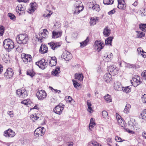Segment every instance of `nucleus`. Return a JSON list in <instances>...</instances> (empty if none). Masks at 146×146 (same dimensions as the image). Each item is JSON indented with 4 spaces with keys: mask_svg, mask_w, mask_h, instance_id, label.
I'll return each mask as SVG.
<instances>
[{
    "mask_svg": "<svg viewBox=\"0 0 146 146\" xmlns=\"http://www.w3.org/2000/svg\"><path fill=\"white\" fill-rule=\"evenodd\" d=\"M115 139L116 141L118 142H121L122 141L121 138L117 136L115 137Z\"/></svg>",
    "mask_w": 146,
    "mask_h": 146,
    "instance_id": "nucleus-52",
    "label": "nucleus"
},
{
    "mask_svg": "<svg viewBox=\"0 0 146 146\" xmlns=\"http://www.w3.org/2000/svg\"><path fill=\"white\" fill-rule=\"evenodd\" d=\"M141 53L142 54H141V56H142L144 58L146 57V52L143 51L142 52H141Z\"/></svg>",
    "mask_w": 146,
    "mask_h": 146,
    "instance_id": "nucleus-59",
    "label": "nucleus"
},
{
    "mask_svg": "<svg viewBox=\"0 0 146 146\" xmlns=\"http://www.w3.org/2000/svg\"><path fill=\"white\" fill-rule=\"evenodd\" d=\"M4 48L8 50H11L14 48V43L13 41L9 38L5 39L3 41Z\"/></svg>",
    "mask_w": 146,
    "mask_h": 146,
    "instance_id": "nucleus-3",
    "label": "nucleus"
},
{
    "mask_svg": "<svg viewBox=\"0 0 146 146\" xmlns=\"http://www.w3.org/2000/svg\"><path fill=\"white\" fill-rule=\"evenodd\" d=\"M47 11L48 12H49V13H48V14H47V15H45V16L46 17H48L49 16H50L52 13V12L48 10H47Z\"/></svg>",
    "mask_w": 146,
    "mask_h": 146,
    "instance_id": "nucleus-60",
    "label": "nucleus"
},
{
    "mask_svg": "<svg viewBox=\"0 0 146 146\" xmlns=\"http://www.w3.org/2000/svg\"><path fill=\"white\" fill-rule=\"evenodd\" d=\"M117 7L119 9L124 10L126 8V5L124 1L118 2V5Z\"/></svg>",
    "mask_w": 146,
    "mask_h": 146,
    "instance_id": "nucleus-26",
    "label": "nucleus"
},
{
    "mask_svg": "<svg viewBox=\"0 0 146 146\" xmlns=\"http://www.w3.org/2000/svg\"><path fill=\"white\" fill-rule=\"evenodd\" d=\"M91 5L90 6V7H92V10L94 11L99 12L100 10V6L97 4H94L92 3H90Z\"/></svg>",
    "mask_w": 146,
    "mask_h": 146,
    "instance_id": "nucleus-25",
    "label": "nucleus"
},
{
    "mask_svg": "<svg viewBox=\"0 0 146 146\" xmlns=\"http://www.w3.org/2000/svg\"><path fill=\"white\" fill-rule=\"evenodd\" d=\"M61 44L62 43L61 42H58L55 43L52 42L48 43V44L51 48L54 50L55 49H56L60 47Z\"/></svg>",
    "mask_w": 146,
    "mask_h": 146,
    "instance_id": "nucleus-19",
    "label": "nucleus"
},
{
    "mask_svg": "<svg viewBox=\"0 0 146 146\" xmlns=\"http://www.w3.org/2000/svg\"><path fill=\"white\" fill-rule=\"evenodd\" d=\"M29 102V101H28V100H24L21 102V103L24 104L25 105H28Z\"/></svg>",
    "mask_w": 146,
    "mask_h": 146,
    "instance_id": "nucleus-53",
    "label": "nucleus"
},
{
    "mask_svg": "<svg viewBox=\"0 0 146 146\" xmlns=\"http://www.w3.org/2000/svg\"><path fill=\"white\" fill-rule=\"evenodd\" d=\"M133 65L130 64H126L125 66L129 68H132L133 67Z\"/></svg>",
    "mask_w": 146,
    "mask_h": 146,
    "instance_id": "nucleus-58",
    "label": "nucleus"
},
{
    "mask_svg": "<svg viewBox=\"0 0 146 146\" xmlns=\"http://www.w3.org/2000/svg\"><path fill=\"white\" fill-rule=\"evenodd\" d=\"M136 32L137 33L136 36V37L137 38H142L143 36H144L145 34L143 32L138 31H137Z\"/></svg>",
    "mask_w": 146,
    "mask_h": 146,
    "instance_id": "nucleus-41",
    "label": "nucleus"
},
{
    "mask_svg": "<svg viewBox=\"0 0 146 146\" xmlns=\"http://www.w3.org/2000/svg\"><path fill=\"white\" fill-rule=\"evenodd\" d=\"M128 128L126 129V131L129 133L133 134L134 132L132 130L137 131L140 129V126L137 123L130 121L128 122Z\"/></svg>",
    "mask_w": 146,
    "mask_h": 146,
    "instance_id": "nucleus-1",
    "label": "nucleus"
},
{
    "mask_svg": "<svg viewBox=\"0 0 146 146\" xmlns=\"http://www.w3.org/2000/svg\"><path fill=\"white\" fill-rule=\"evenodd\" d=\"M48 32L46 29L43 30V32L39 34V37H36L38 41L40 42H42L44 39H45L48 37Z\"/></svg>",
    "mask_w": 146,
    "mask_h": 146,
    "instance_id": "nucleus-5",
    "label": "nucleus"
},
{
    "mask_svg": "<svg viewBox=\"0 0 146 146\" xmlns=\"http://www.w3.org/2000/svg\"><path fill=\"white\" fill-rule=\"evenodd\" d=\"M140 117L142 119L146 120V110L142 111L141 113Z\"/></svg>",
    "mask_w": 146,
    "mask_h": 146,
    "instance_id": "nucleus-35",
    "label": "nucleus"
},
{
    "mask_svg": "<svg viewBox=\"0 0 146 146\" xmlns=\"http://www.w3.org/2000/svg\"><path fill=\"white\" fill-rule=\"evenodd\" d=\"M7 113L11 117H13L14 116V114L13 111H8Z\"/></svg>",
    "mask_w": 146,
    "mask_h": 146,
    "instance_id": "nucleus-57",
    "label": "nucleus"
},
{
    "mask_svg": "<svg viewBox=\"0 0 146 146\" xmlns=\"http://www.w3.org/2000/svg\"><path fill=\"white\" fill-rule=\"evenodd\" d=\"M98 21V20L97 18L92 17L90 19V23L91 26L96 25Z\"/></svg>",
    "mask_w": 146,
    "mask_h": 146,
    "instance_id": "nucleus-27",
    "label": "nucleus"
},
{
    "mask_svg": "<svg viewBox=\"0 0 146 146\" xmlns=\"http://www.w3.org/2000/svg\"><path fill=\"white\" fill-rule=\"evenodd\" d=\"M108 70L111 74L113 76L116 75L118 73V68L114 65L109 66L108 68Z\"/></svg>",
    "mask_w": 146,
    "mask_h": 146,
    "instance_id": "nucleus-10",
    "label": "nucleus"
},
{
    "mask_svg": "<svg viewBox=\"0 0 146 146\" xmlns=\"http://www.w3.org/2000/svg\"><path fill=\"white\" fill-rule=\"evenodd\" d=\"M52 37L53 38H56L60 37L62 34L61 32L53 31L52 32Z\"/></svg>",
    "mask_w": 146,
    "mask_h": 146,
    "instance_id": "nucleus-24",
    "label": "nucleus"
},
{
    "mask_svg": "<svg viewBox=\"0 0 146 146\" xmlns=\"http://www.w3.org/2000/svg\"><path fill=\"white\" fill-rule=\"evenodd\" d=\"M3 66L0 64V74L3 72Z\"/></svg>",
    "mask_w": 146,
    "mask_h": 146,
    "instance_id": "nucleus-64",
    "label": "nucleus"
},
{
    "mask_svg": "<svg viewBox=\"0 0 146 146\" xmlns=\"http://www.w3.org/2000/svg\"><path fill=\"white\" fill-rule=\"evenodd\" d=\"M49 61V65L50 66H54L56 64V58L55 56L49 57L48 61Z\"/></svg>",
    "mask_w": 146,
    "mask_h": 146,
    "instance_id": "nucleus-21",
    "label": "nucleus"
},
{
    "mask_svg": "<svg viewBox=\"0 0 146 146\" xmlns=\"http://www.w3.org/2000/svg\"><path fill=\"white\" fill-rule=\"evenodd\" d=\"M113 37H109L105 40V44L107 45H111Z\"/></svg>",
    "mask_w": 146,
    "mask_h": 146,
    "instance_id": "nucleus-34",
    "label": "nucleus"
},
{
    "mask_svg": "<svg viewBox=\"0 0 146 146\" xmlns=\"http://www.w3.org/2000/svg\"><path fill=\"white\" fill-rule=\"evenodd\" d=\"M65 100H66L67 102H68L69 103H70L72 101V99L71 97L69 96H67L65 97Z\"/></svg>",
    "mask_w": 146,
    "mask_h": 146,
    "instance_id": "nucleus-49",
    "label": "nucleus"
},
{
    "mask_svg": "<svg viewBox=\"0 0 146 146\" xmlns=\"http://www.w3.org/2000/svg\"><path fill=\"white\" fill-rule=\"evenodd\" d=\"M143 51V50L141 48H138L137 49V51L138 52V54H142L141 52Z\"/></svg>",
    "mask_w": 146,
    "mask_h": 146,
    "instance_id": "nucleus-54",
    "label": "nucleus"
},
{
    "mask_svg": "<svg viewBox=\"0 0 146 146\" xmlns=\"http://www.w3.org/2000/svg\"><path fill=\"white\" fill-rule=\"evenodd\" d=\"M87 105L88 107H91L92 106V104L90 102H89V100H88L87 102Z\"/></svg>",
    "mask_w": 146,
    "mask_h": 146,
    "instance_id": "nucleus-63",
    "label": "nucleus"
},
{
    "mask_svg": "<svg viewBox=\"0 0 146 146\" xmlns=\"http://www.w3.org/2000/svg\"><path fill=\"white\" fill-rule=\"evenodd\" d=\"M113 58V55L112 53H108L106 58V59L108 61H110Z\"/></svg>",
    "mask_w": 146,
    "mask_h": 146,
    "instance_id": "nucleus-45",
    "label": "nucleus"
},
{
    "mask_svg": "<svg viewBox=\"0 0 146 146\" xmlns=\"http://www.w3.org/2000/svg\"><path fill=\"white\" fill-rule=\"evenodd\" d=\"M103 33L106 36H108L110 33V30L108 29L107 27H105L104 29Z\"/></svg>",
    "mask_w": 146,
    "mask_h": 146,
    "instance_id": "nucleus-32",
    "label": "nucleus"
},
{
    "mask_svg": "<svg viewBox=\"0 0 146 146\" xmlns=\"http://www.w3.org/2000/svg\"><path fill=\"white\" fill-rule=\"evenodd\" d=\"M25 7L21 4L18 5L16 8V11L19 15L24 14L25 13Z\"/></svg>",
    "mask_w": 146,
    "mask_h": 146,
    "instance_id": "nucleus-12",
    "label": "nucleus"
},
{
    "mask_svg": "<svg viewBox=\"0 0 146 146\" xmlns=\"http://www.w3.org/2000/svg\"><path fill=\"white\" fill-rule=\"evenodd\" d=\"M31 8L29 9V11H30V13L34 12L36 8V6H35L34 3L31 4Z\"/></svg>",
    "mask_w": 146,
    "mask_h": 146,
    "instance_id": "nucleus-43",
    "label": "nucleus"
},
{
    "mask_svg": "<svg viewBox=\"0 0 146 146\" xmlns=\"http://www.w3.org/2000/svg\"><path fill=\"white\" fill-rule=\"evenodd\" d=\"M4 136L5 137L8 136L10 137H13L15 135V133L12 129H9L4 132Z\"/></svg>",
    "mask_w": 146,
    "mask_h": 146,
    "instance_id": "nucleus-20",
    "label": "nucleus"
},
{
    "mask_svg": "<svg viewBox=\"0 0 146 146\" xmlns=\"http://www.w3.org/2000/svg\"><path fill=\"white\" fill-rule=\"evenodd\" d=\"M8 15L9 17L11 20H13V21L15 20L16 17L14 14L11 13H9L8 14Z\"/></svg>",
    "mask_w": 146,
    "mask_h": 146,
    "instance_id": "nucleus-47",
    "label": "nucleus"
},
{
    "mask_svg": "<svg viewBox=\"0 0 146 146\" xmlns=\"http://www.w3.org/2000/svg\"><path fill=\"white\" fill-rule=\"evenodd\" d=\"M115 12V11L114 10V9L111 10L110 11L108 12V14L109 15H111L112 14H114Z\"/></svg>",
    "mask_w": 146,
    "mask_h": 146,
    "instance_id": "nucleus-56",
    "label": "nucleus"
},
{
    "mask_svg": "<svg viewBox=\"0 0 146 146\" xmlns=\"http://www.w3.org/2000/svg\"><path fill=\"white\" fill-rule=\"evenodd\" d=\"M13 74L12 69L10 68H8L4 73V76L7 78H10L13 76Z\"/></svg>",
    "mask_w": 146,
    "mask_h": 146,
    "instance_id": "nucleus-18",
    "label": "nucleus"
},
{
    "mask_svg": "<svg viewBox=\"0 0 146 146\" xmlns=\"http://www.w3.org/2000/svg\"><path fill=\"white\" fill-rule=\"evenodd\" d=\"M21 57L22 58L23 62L26 64L29 62H31L32 59V57L30 55L24 53L22 54Z\"/></svg>",
    "mask_w": 146,
    "mask_h": 146,
    "instance_id": "nucleus-16",
    "label": "nucleus"
},
{
    "mask_svg": "<svg viewBox=\"0 0 146 146\" xmlns=\"http://www.w3.org/2000/svg\"><path fill=\"white\" fill-rule=\"evenodd\" d=\"M111 74L110 73H106L104 76V80L106 82H110L112 79Z\"/></svg>",
    "mask_w": 146,
    "mask_h": 146,
    "instance_id": "nucleus-22",
    "label": "nucleus"
},
{
    "mask_svg": "<svg viewBox=\"0 0 146 146\" xmlns=\"http://www.w3.org/2000/svg\"><path fill=\"white\" fill-rule=\"evenodd\" d=\"M88 111L90 113H92L93 112V110L91 107H88Z\"/></svg>",
    "mask_w": 146,
    "mask_h": 146,
    "instance_id": "nucleus-61",
    "label": "nucleus"
},
{
    "mask_svg": "<svg viewBox=\"0 0 146 146\" xmlns=\"http://www.w3.org/2000/svg\"><path fill=\"white\" fill-rule=\"evenodd\" d=\"M60 68L57 67L54 69H53L52 72V74L54 76H57L60 72Z\"/></svg>",
    "mask_w": 146,
    "mask_h": 146,
    "instance_id": "nucleus-28",
    "label": "nucleus"
},
{
    "mask_svg": "<svg viewBox=\"0 0 146 146\" xmlns=\"http://www.w3.org/2000/svg\"><path fill=\"white\" fill-rule=\"evenodd\" d=\"M143 79L146 80V70L144 71L141 74Z\"/></svg>",
    "mask_w": 146,
    "mask_h": 146,
    "instance_id": "nucleus-51",
    "label": "nucleus"
},
{
    "mask_svg": "<svg viewBox=\"0 0 146 146\" xmlns=\"http://www.w3.org/2000/svg\"><path fill=\"white\" fill-rule=\"evenodd\" d=\"M89 41V39L88 37L84 41L80 43V47L82 48H83L85 46L87 45Z\"/></svg>",
    "mask_w": 146,
    "mask_h": 146,
    "instance_id": "nucleus-33",
    "label": "nucleus"
},
{
    "mask_svg": "<svg viewBox=\"0 0 146 146\" xmlns=\"http://www.w3.org/2000/svg\"><path fill=\"white\" fill-rule=\"evenodd\" d=\"M129 86L123 87L122 89L123 91L126 93H129L131 91L130 89L129 88Z\"/></svg>",
    "mask_w": 146,
    "mask_h": 146,
    "instance_id": "nucleus-48",
    "label": "nucleus"
},
{
    "mask_svg": "<svg viewBox=\"0 0 146 146\" xmlns=\"http://www.w3.org/2000/svg\"><path fill=\"white\" fill-rule=\"evenodd\" d=\"M142 135L143 137L145 138L146 139V132H143L142 134Z\"/></svg>",
    "mask_w": 146,
    "mask_h": 146,
    "instance_id": "nucleus-62",
    "label": "nucleus"
},
{
    "mask_svg": "<svg viewBox=\"0 0 146 146\" xmlns=\"http://www.w3.org/2000/svg\"><path fill=\"white\" fill-rule=\"evenodd\" d=\"M36 64L38 66L39 68L42 69H44L47 66V62L44 59L36 62Z\"/></svg>",
    "mask_w": 146,
    "mask_h": 146,
    "instance_id": "nucleus-13",
    "label": "nucleus"
},
{
    "mask_svg": "<svg viewBox=\"0 0 146 146\" xmlns=\"http://www.w3.org/2000/svg\"><path fill=\"white\" fill-rule=\"evenodd\" d=\"M40 52L41 54H44L47 52L48 48L46 45L42 44L40 48Z\"/></svg>",
    "mask_w": 146,
    "mask_h": 146,
    "instance_id": "nucleus-23",
    "label": "nucleus"
},
{
    "mask_svg": "<svg viewBox=\"0 0 146 146\" xmlns=\"http://www.w3.org/2000/svg\"><path fill=\"white\" fill-rule=\"evenodd\" d=\"M72 81L74 87L77 89H78V88H79V87L81 86L80 84L74 80H72Z\"/></svg>",
    "mask_w": 146,
    "mask_h": 146,
    "instance_id": "nucleus-38",
    "label": "nucleus"
},
{
    "mask_svg": "<svg viewBox=\"0 0 146 146\" xmlns=\"http://www.w3.org/2000/svg\"><path fill=\"white\" fill-rule=\"evenodd\" d=\"M104 98L108 102H111L112 101L111 96L108 94L104 96Z\"/></svg>",
    "mask_w": 146,
    "mask_h": 146,
    "instance_id": "nucleus-42",
    "label": "nucleus"
},
{
    "mask_svg": "<svg viewBox=\"0 0 146 146\" xmlns=\"http://www.w3.org/2000/svg\"><path fill=\"white\" fill-rule=\"evenodd\" d=\"M45 131L44 128L40 127L37 128L35 131L34 134L35 136H41L43 135Z\"/></svg>",
    "mask_w": 146,
    "mask_h": 146,
    "instance_id": "nucleus-8",
    "label": "nucleus"
},
{
    "mask_svg": "<svg viewBox=\"0 0 146 146\" xmlns=\"http://www.w3.org/2000/svg\"><path fill=\"white\" fill-rule=\"evenodd\" d=\"M140 76H135L132 78L131 82L133 86L135 87L140 84L141 82L140 80Z\"/></svg>",
    "mask_w": 146,
    "mask_h": 146,
    "instance_id": "nucleus-9",
    "label": "nucleus"
},
{
    "mask_svg": "<svg viewBox=\"0 0 146 146\" xmlns=\"http://www.w3.org/2000/svg\"><path fill=\"white\" fill-rule=\"evenodd\" d=\"M95 125L93 119L91 118L90 119V122L89 124V128L90 130H91L92 128L94 127Z\"/></svg>",
    "mask_w": 146,
    "mask_h": 146,
    "instance_id": "nucleus-40",
    "label": "nucleus"
},
{
    "mask_svg": "<svg viewBox=\"0 0 146 146\" xmlns=\"http://www.w3.org/2000/svg\"><path fill=\"white\" fill-rule=\"evenodd\" d=\"M140 29L145 31L146 30V24H141L139 26Z\"/></svg>",
    "mask_w": 146,
    "mask_h": 146,
    "instance_id": "nucleus-44",
    "label": "nucleus"
},
{
    "mask_svg": "<svg viewBox=\"0 0 146 146\" xmlns=\"http://www.w3.org/2000/svg\"><path fill=\"white\" fill-rule=\"evenodd\" d=\"M83 76L82 74L76 73L75 74V79H78L80 81H82L83 80Z\"/></svg>",
    "mask_w": 146,
    "mask_h": 146,
    "instance_id": "nucleus-30",
    "label": "nucleus"
},
{
    "mask_svg": "<svg viewBox=\"0 0 146 146\" xmlns=\"http://www.w3.org/2000/svg\"><path fill=\"white\" fill-rule=\"evenodd\" d=\"M116 117L118 125L121 127L122 129H124L126 130L125 127L126 125L124 121L123 120L121 116L118 113H116Z\"/></svg>",
    "mask_w": 146,
    "mask_h": 146,
    "instance_id": "nucleus-6",
    "label": "nucleus"
},
{
    "mask_svg": "<svg viewBox=\"0 0 146 146\" xmlns=\"http://www.w3.org/2000/svg\"><path fill=\"white\" fill-rule=\"evenodd\" d=\"M83 9V8L81 6L77 5L75 9V11L74 12V14H79L81 11H82Z\"/></svg>",
    "mask_w": 146,
    "mask_h": 146,
    "instance_id": "nucleus-29",
    "label": "nucleus"
},
{
    "mask_svg": "<svg viewBox=\"0 0 146 146\" xmlns=\"http://www.w3.org/2000/svg\"><path fill=\"white\" fill-rule=\"evenodd\" d=\"M102 115L103 117L106 119L108 118V114L107 112L106 111H103L102 112Z\"/></svg>",
    "mask_w": 146,
    "mask_h": 146,
    "instance_id": "nucleus-46",
    "label": "nucleus"
},
{
    "mask_svg": "<svg viewBox=\"0 0 146 146\" xmlns=\"http://www.w3.org/2000/svg\"><path fill=\"white\" fill-rule=\"evenodd\" d=\"M4 28L3 26L0 27V36H2L4 32Z\"/></svg>",
    "mask_w": 146,
    "mask_h": 146,
    "instance_id": "nucleus-50",
    "label": "nucleus"
},
{
    "mask_svg": "<svg viewBox=\"0 0 146 146\" xmlns=\"http://www.w3.org/2000/svg\"><path fill=\"white\" fill-rule=\"evenodd\" d=\"M51 89L53 92H55L56 93H58V94L60 93L61 91L60 90L54 89L52 87H51Z\"/></svg>",
    "mask_w": 146,
    "mask_h": 146,
    "instance_id": "nucleus-55",
    "label": "nucleus"
},
{
    "mask_svg": "<svg viewBox=\"0 0 146 146\" xmlns=\"http://www.w3.org/2000/svg\"><path fill=\"white\" fill-rule=\"evenodd\" d=\"M114 0H103V3L106 5H110L113 4Z\"/></svg>",
    "mask_w": 146,
    "mask_h": 146,
    "instance_id": "nucleus-36",
    "label": "nucleus"
},
{
    "mask_svg": "<svg viewBox=\"0 0 146 146\" xmlns=\"http://www.w3.org/2000/svg\"><path fill=\"white\" fill-rule=\"evenodd\" d=\"M16 91L17 95L21 98H24L28 96L27 91L24 88L18 89Z\"/></svg>",
    "mask_w": 146,
    "mask_h": 146,
    "instance_id": "nucleus-7",
    "label": "nucleus"
},
{
    "mask_svg": "<svg viewBox=\"0 0 146 146\" xmlns=\"http://www.w3.org/2000/svg\"><path fill=\"white\" fill-rule=\"evenodd\" d=\"M29 38L27 34H21L18 35L17 37V42L20 44H25L28 42Z\"/></svg>",
    "mask_w": 146,
    "mask_h": 146,
    "instance_id": "nucleus-2",
    "label": "nucleus"
},
{
    "mask_svg": "<svg viewBox=\"0 0 146 146\" xmlns=\"http://www.w3.org/2000/svg\"><path fill=\"white\" fill-rule=\"evenodd\" d=\"M30 118L33 121L40 118L39 120L42 121L40 122L42 124H45V119L43 117H42L39 113H37V114H32L31 115Z\"/></svg>",
    "mask_w": 146,
    "mask_h": 146,
    "instance_id": "nucleus-4",
    "label": "nucleus"
},
{
    "mask_svg": "<svg viewBox=\"0 0 146 146\" xmlns=\"http://www.w3.org/2000/svg\"><path fill=\"white\" fill-rule=\"evenodd\" d=\"M104 46V44L100 41H95L94 44V48L98 52H100Z\"/></svg>",
    "mask_w": 146,
    "mask_h": 146,
    "instance_id": "nucleus-11",
    "label": "nucleus"
},
{
    "mask_svg": "<svg viewBox=\"0 0 146 146\" xmlns=\"http://www.w3.org/2000/svg\"><path fill=\"white\" fill-rule=\"evenodd\" d=\"M2 58L3 61L5 63H8L9 62L8 57L7 54H3L2 56Z\"/></svg>",
    "mask_w": 146,
    "mask_h": 146,
    "instance_id": "nucleus-39",
    "label": "nucleus"
},
{
    "mask_svg": "<svg viewBox=\"0 0 146 146\" xmlns=\"http://www.w3.org/2000/svg\"><path fill=\"white\" fill-rule=\"evenodd\" d=\"M64 106L62 104H60L59 105L56 106L54 109V111L56 113L60 114L62 112L63 110Z\"/></svg>",
    "mask_w": 146,
    "mask_h": 146,
    "instance_id": "nucleus-15",
    "label": "nucleus"
},
{
    "mask_svg": "<svg viewBox=\"0 0 146 146\" xmlns=\"http://www.w3.org/2000/svg\"><path fill=\"white\" fill-rule=\"evenodd\" d=\"M62 57L66 61H69L72 58V56L70 52L65 51L62 55Z\"/></svg>",
    "mask_w": 146,
    "mask_h": 146,
    "instance_id": "nucleus-17",
    "label": "nucleus"
},
{
    "mask_svg": "<svg viewBox=\"0 0 146 146\" xmlns=\"http://www.w3.org/2000/svg\"><path fill=\"white\" fill-rule=\"evenodd\" d=\"M36 95L39 100H43L46 96V94L45 91L41 90L37 92Z\"/></svg>",
    "mask_w": 146,
    "mask_h": 146,
    "instance_id": "nucleus-14",
    "label": "nucleus"
},
{
    "mask_svg": "<svg viewBox=\"0 0 146 146\" xmlns=\"http://www.w3.org/2000/svg\"><path fill=\"white\" fill-rule=\"evenodd\" d=\"M131 106L129 104H127L125 106V108L123 111V112L126 114L129 113Z\"/></svg>",
    "mask_w": 146,
    "mask_h": 146,
    "instance_id": "nucleus-31",
    "label": "nucleus"
},
{
    "mask_svg": "<svg viewBox=\"0 0 146 146\" xmlns=\"http://www.w3.org/2000/svg\"><path fill=\"white\" fill-rule=\"evenodd\" d=\"M100 144L98 143L96 141L94 140H92L88 143V146H91V145H92L94 146H98Z\"/></svg>",
    "mask_w": 146,
    "mask_h": 146,
    "instance_id": "nucleus-37",
    "label": "nucleus"
}]
</instances>
